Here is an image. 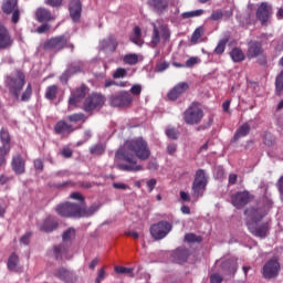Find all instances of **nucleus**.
Instances as JSON below:
<instances>
[{
    "label": "nucleus",
    "mask_w": 283,
    "mask_h": 283,
    "mask_svg": "<svg viewBox=\"0 0 283 283\" xmlns=\"http://www.w3.org/2000/svg\"><path fill=\"white\" fill-rule=\"evenodd\" d=\"M151 150L149 144L143 137H135L126 142L125 148H119L115 153V163H117L120 171H140L143 166L137 164V160H149Z\"/></svg>",
    "instance_id": "f257e3e1"
},
{
    "label": "nucleus",
    "mask_w": 283,
    "mask_h": 283,
    "mask_svg": "<svg viewBox=\"0 0 283 283\" xmlns=\"http://www.w3.org/2000/svg\"><path fill=\"white\" fill-rule=\"evenodd\" d=\"M244 214L247 216V227L255 238H266L269 233V222H265L261 226L258 224L264 216H266L265 208H250L247 209Z\"/></svg>",
    "instance_id": "f03ea898"
},
{
    "label": "nucleus",
    "mask_w": 283,
    "mask_h": 283,
    "mask_svg": "<svg viewBox=\"0 0 283 283\" xmlns=\"http://www.w3.org/2000/svg\"><path fill=\"white\" fill-rule=\"evenodd\" d=\"M56 213L62 218H90V216H94V209L66 202L56 207Z\"/></svg>",
    "instance_id": "7ed1b4c3"
},
{
    "label": "nucleus",
    "mask_w": 283,
    "mask_h": 283,
    "mask_svg": "<svg viewBox=\"0 0 283 283\" xmlns=\"http://www.w3.org/2000/svg\"><path fill=\"white\" fill-rule=\"evenodd\" d=\"M42 49L45 52H53L54 54H57V52H61L65 49L74 52V43L71 42L70 35L62 34L52 36L51 39L44 41V43L42 44Z\"/></svg>",
    "instance_id": "20e7f679"
},
{
    "label": "nucleus",
    "mask_w": 283,
    "mask_h": 283,
    "mask_svg": "<svg viewBox=\"0 0 283 283\" xmlns=\"http://www.w3.org/2000/svg\"><path fill=\"white\" fill-rule=\"evenodd\" d=\"M182 118L186 125H200L205 118V111L200 107V103L192 102L182 113Z\"/></svg>",
    "instance_id": "39448f33"
},
{
    "label": "nucleus",
    "mask_w": 283,
    "mask_h": 283,
    "mask_svg": "<svg viewBox=\"0 0 283 283\" xmlns=\"http://www.w3.org/2000/svg\"><path fill=\"white\" fill-rule=\"evenodd\" d=\"M25 85V74L21 71H17L15 75H11L7 77V86L9 88V93L14 96V98L19 99L21 96V92Z\"/></svg>",
    "instance_id": "423d86ee"
},
{
    "label": "nucleus",
    "mask_w": 283,
    "mask_h": 283,
    "mask_svg": "<svg viewBox=\"0 0 283 283\" xmlns=\"http://www.w3.org/2000/svg\"><path fill=\"white\" fill-rule=\"evenodd\" d=\"M160 39L164 45L171 41V30H169V25L161 24L158 28L156 24H153V36L150 41L153 48H158Z\"/></svg>",
    "instance_id": "0eeeda50"
},
{
    "label": "nucleus",
    "mask_w": 283,
    "mask_h": 283,
    "mask_svg": "<svg viewBox=\"0 0 283 283\" xmlns=\"http://www.w3.org/2000/svg\"><path fill=\"white\" fill-rule=\"evenodd\" d=\"M1 10L3 14H11V23L14 25L21 21V9H19V0H3Z\"/></svg>",
    "instance_id": "6e6552de"
},
{
    "label": "nucleus",
    "mask_w": 283,
    "mask_h": 283,
    "mask_svg": "<svg viewBox=\"0 0 283 283\" xmlns=\"http://www.w3.org/2000/svg\"><path fill=\"white\" fill-rule=\"evenodd\" d=\"M108 101L112 107H129L134 99L132 98V94H129V92L122 91L109 95Z\"/></svg>",
    "instance_id": "1a4fd4ad"
},
{
    "label": "nucleus",
    "mask_w": 283,
    "mask_h": 283,
    "mask_svg": "<svg viewBox=\"0 0 283 283\" xmlns=\"http://www.w3.org/2000/svg\"><path fill=\"white\" fill-rule=\"evenodd\" d=\"M172 226L168 221H160L150 227V234L155 240H163L171 232Z\"/></svg>",
    "instance_id": "9d476101"
},
{
    "label": "nucleus",
    "mask_w": 283,
    "mask_h": 283,
    "mask_svg": "<svg viewBox=\"0 0 283 283\" xmlns=\"http://www.w3.org/2000/svg\"><path fill=\"white\" fill-rule=\"evenodd\" d=\"M103 105H105V96L93 93L85 98L83 109L84 112L90 113L94 112L97 107H103Z\"/></svg>",
    "instance_id": "9b49d317"
},
{
    "label": "nucleus",
    "mask_w": 283,
    "mask_h": 283,
    "mask_svg": "<svg viewBox=\"0 0 283 283\" xmlns=\"http://www.w3.org/2000/svg\"><path fill=\"white\" fill-rule=\"evenodd\" d=\"M273 17V7L269 2H261L256 9V19L261 25H269V20Z\"/></svg>",
    "instance_id": "f8f14e48"
},
{
    "label": "nucleus",
    "mask_w": 283,
    "mask_h": 283,
    "mask_svg": "<svg viewBox=\"0 0 283 283\" xmlns=\"http://www.w3.org/2000/svg\"><path fill=\"white\" fill-rule=\"evenodd\" d=\"M280 261L277 258H273L269 260L264 265H263V277L266 280H271L273 277H277L280 275Z\"/></svg>",
    "instance_id": "ddd939ff"
},
{
    "label": "nucleus",
    "mask_w": 283,
    "mask_h": 283,
    "mask_svg": "<svg viewBox=\"0 0 283 283\" xmlns=\"http://www.w3.org/2000/svg\"><path fill=\"white\" fill-rule=\"evenodd\" d=\"M14 43L8 27L0 22V50H10Z\"/></svg>",
    "instance_id": "4468645a"
},
{
    "label": "nucleus",
    "mask_w": 283,
    "mask_h": 283,
    "mask_svg": "<svg viewBox=\"0 0 283 283\" xmlns=\"http://www.w3.org/2000/svg\"><path fill=\"white\" fill-rule=\"evenodd\" d=\"M54 277H57V280H61V282L65 283H74L77 280L76 273L66 268H60L55 270Z\"/></svg>",
    "instance_id": "2eb2a0df"
},
{
    "label": "nucleus",
    "mask_w": 283,
    "mask_h": 283,
    "mask_svg": "<svg viewBox=\"0 0 283 283\" xmlns=\"http://www.w3.org/2000/svg\"><path fill=\"white\" fill-rule=\"evenodd\" d=\"M88 88L85 84H82L81 86L76 87L74 91H72L71 96L69 98V105H78L85 96H87Z\"/></svg>",
    "instance_id": "dca6fc26"
},
{
    "label": "nucleus",
    "mask_w": 283,
    "mask_h": 283,
    "mask_svg": "<svg viewBox=\"0 0 283 283\" xmlns=\"http://www.w3.org/2000/svg\"><path fill=\"white\" fill-rule=\"evenodd\" d=\"M189 90L187 82H181L175 85L167 94L169 101H178Z\"/></svg>",
    "instance_id": "f3484780"
},
{
    "label": "nucleus",
    "mask_w": 283,
    "mask_h": 283,
    "mask_svg": "<svg viewBox=\"0 0 283 283\" xmlns=\"http://www.w3.org/2000/svg\"><path fill=\"white\" fill-rule=\"evenodd\" d=\"M69 11L74 23L81 21V14L83 12V4L81 3V0H71Z\"/></svg>",
    "instance_id": "a211bd4d"
},
{
    "label": "nucleus",
    "mask_w": 283,
    "mask_h": 283,
    "mask_svg": "<svg viewBox=\"0 0 283 283\" xmlns=\"http://www.w3.org/2000/svg\"><path fill=\"white\" fill-rule=\"evenodd\" d=\"M264 49L262 48V42L259 41H250L248 43V59H258V56H262Z\"/></svg>",
    "instance_id": "6ab92c4d"
},
{
    "label": "nucleus",
    "mask_w": 283,
    "mask_h": 283,
    "mask_svg": "<svg viewBox=\"0 0 283 283\" xmlns=\"http://www.w3.org/2000/svg\"><path fill=\"white\" fill-rule=\"evenodd\" d=\"M249 200H251V195L248 191L237 192L232 196V205L237 209H242V207L249 205Z\"/></svg>",
    "instance_id": "aec40b11"
},
{
    "label": "nucleus",
    "mask_w": 283,
    "mask_h": 283,
    "mask_svg": "<svg viewBox=\"0 0 283 283\" xmlns=\"http://www.w3.org/2000/svg\"><path fill=\"white\" fill-rule=\"evenodd\" d=\"M11 167L17 174V176H21L25 174V159L21 155H15L12 157Z\"/></svg>",
    "instance_id": "412c9836"
},
{
    "label": "nucleus",
    "mask_w": 283,
    "mask_h": 283,
    "mask_svg": "<svg viewBox=\"0 0 283 283\" xmlns=\"http://www.w3.org/2000/svg\"><path fill=\"white\" fill-rule=\"evenodd\" d=\"M207 187V179L196 178L192 184V196L193 198H202L205 189Z\"/></svg>",
    "instance_id": "4be33fe9"
},
{
    "label": "nucleus",
    "mask_w": 283,
    "mask_h": 283,
    "mask_svg": "<svg viewBox=\"0 0 283 283\" xmlns=\"http://www.w3.org/2000/svg\"><path fill=\"white\" fill-rule=\"evenodd\" d=\"M53 255L55 260H70L72 255H70V250L64 244L55 245L53 248Z\"/></svg>",
    "instance_id": "5701e85b"
},
{
    "label": "nucleus",
    "mask_w": 283,
    "mask_h": 283,
    "mask_svg": "<svg viewBox=\"0 0 283 283\" xmlns=\"http://www.w3.org/2000/svg\"><path fill=\"white\" fill-rule=\"evenodd\" d=\"M148 4L153 8L157 14H163L167 8H169V0H149Z\"/></svg>",
    "instance_id": "b1692460"
},
{
    "label": "nucleus",
    "mask_w": 283,
    "mask_h": 283,
    "mask_svg": "<svg viewBox=\"0 0 283 283\" xmlns=\"http://www.w3.org/2000/svg\"><path fill=\"white\" fill-rule=\"evenodd\" d=\"M116 48H118V41L114 36H108L101 42V49L104 52H116Z\"/></svg>",
    "instance_id": "393cba45"
},
{
    "label": "nucleus",
    "mask_w": 283,
    "mask_h": 283,
    "mask_svg": "<svg viewBox=\"0 0 283 283\" xmlns=\"http://www.w3.org/2000/svg\"><path fill=\"white\" fill-rule=\"evenodd\" d=\"M35 19L39 21V23H44V21H54V15H52V12L45 8H39L35 11Z\"/></svg>",
    "instance_id": "a878e982"
},
{
    "label": "nucleus",
    "mask_w": 283,
    "mask_h": 283,
    "mask_svg": "<svg viewBox=\"0 0 283 283\" xmlns=\"http://www.w3.org/2000/svg\"><path fill=\"white\" fill-rule=\"evenodd\" d=\"M172 258L177 264H185V262H187V258H189V250L179 248L172 253Z\"/></svg>",
    "instance_id": "bb28decb"
},
{
    "label": "nucleus",
    "mask_w": 283,
    "mask_h": 283,
    "mask_svg": "<svg viewBox=\"0 0 283 283\" xmlns=\"http://www.w3.org/2000/svg\"><path fill=\"white\" fill-rule=\"evenodd\" d=\"M54 132L55 134H72L74 129L65 120H60L55 124Z\"/></svg>",
    "instance_id": "cd10ccee"
},
{
    "label": "nucleus",
    "mask_w": 283,
    "mask_h": 283,
    "mask_svg": "<svg viewBox=\"0 0 283 283\" xmlns=\"http://www.w3.org/2000/svg\"><path fill=\"white\" fill-rule=\"evenodd\" d=\"M221 269L227 271L229 275H235V271H238V263L233 260L223 261L221 264Z\"/></svg>",
    "instance_id": "c85d7f7f"
},
{
    "label": "nucleus",
    "mask_w": 283,
    "mask_h": 283,
    "mask_svg": "<svg viewBox=\"0 0 283 283\" xmlns=\"http://www.w3.org/2000/svg\"><path fill=\"white\" fill-rule=\"evenodd\" d=\"M249 134H251V126L245 123L237 129L233 138L234 140H240V138H244V136H249Z\"/></svg>",
    "instance_id": "c756f323"
},
{
    "label": "nucleus",
    "mask_w": 283,
    "mask_h": 283,
    "mask_svg": "<svg viewBox=\"0 0 283 283\" xmlns=\"http://www.w3.org/2000/svg\"><path fill=\"white\" fill-rule=\"evenodd\" d=\"M8 269L14 273H19V271H21V266H19V256L17 254L13 253L9 256Z\"/></svg>",
    "instance_id": "7c9ffc66"
},
{
    "label": "nucleus",
    "mask_w": 283,
    "mask_h": 283,
    "mask_svg": "<svg viewBox=\"0 0 283 283\" xmlns=\"http://www.w3.org/2000/svg\"><path fill=\"white\" fill-rule=\"evenodd\" d=\"M129 40L132 43H135V45H143V30H140V27L134 28V32L129 36Z\"/></svg>",
    "instance_id": "2f4dec72"
},
{
    "label": "nucleus",
    "mask_w": 283,
    "mask_h": 283,
    "mask_svg": "<svg viewBox=\"0 0 283 283\" xmlns=\"http://www.w3.org/2000/svg\"><path fill=\"white\" fill-rule=\"evenodd\" d=\"M230 59H232L233 63H242L245 59L244 52L240 48H233L230 51Z\"/></svg>",
    "instance_id": "473e14b6"
},
{
    "label": "nucleus",
    "mask_w": 283,
    "mask_h": 283,
    "mask_svg": "<svg viewBox=\"0 0 283 283\" xmlns=\"http://www.w3.org/2000/svg\"><path fill=\"white\" fill-rule=\"evenodd\" d=\"M59 223L52 218H48L42 226H40L41 231H45L50 233V231H54Z\"/></svg>",
    "instance_id": "72a5a7b5"
},
{
    "label": "nucleus",
    "mask_w": 283,
    "mask_h": 283,
    "mask_svg": "<svg viewBox=\"0 0 283 283\" xmlns=\"http://www.w3.org/2000/svg\"><path fill=\"white\" fill-rule=\"evenodd\" d=\"M56 94H59V86L56 84L50 85L45 91L46 101H54L56 98Z\"/></svg>",
    "instance_id": "f704fd0d"
},
{
    "label": "nucleus",
    "mask_w": 283,
    "mask_h": 283,
    "mask_svg": "<svg viewBox=\"0 0 283 283\" xmlns=\"http://www.w3.org/2000/svg\"><path fill=\"white\" fill-rule=\"evenodd\" d=\"M83 72V67H81L80 65H71L63 74H62V78H65L67 81V78H70V76H73V74H78Z\"/></svg>",
    "instance_id": "c9c22d12"
},
{
    "label": "nucleus",
    "mask_w": 283,
    "mask_h": 283,
    "mask_svg": "<svg viewBox=\"0 0 283 283\" xmlns=\"http://www.w3.org/2000/svg\"><path fill=\"white\" fill-rule=\"evenodd\" d=\"M74 238H76V230H74V228L67 229L62 235L64 244L70 243L71 241L74 240Z\"/></svg>",
    "instance_id": "e433bc0d"
},
{
    "label": "nucleus",
    "mask_w": 283,
    "mask_h": 283,
    "mask_svg": "<svg viewBox=\"0 0 283 283\" xmlns=\"http://www.w3.org/2000/svg\"><path fill=\"white\" fill-rule=\"evenodd\" d=\"M227 43H229V38L221 39L213 51L214 54H224V50H227Z\"/></svg>",
    "instance_id": "4c0bfd02"
},
{
    "label": "nucleus",
    "mask_w": 283,
    "mask_h": 283,
    "mask_svg": "<svg viewBox=\"0 0 283 283\" xmlns=\"http://www.w3.org/2000/svg\"><path fill=\"white\" fill-rule=\"evenodd\" d=\"M92 156H103L105 154V146L103 144H96L90 148Z\"/></svg>",
    "instance_id": "58836bf2"
},
{
    "label": "nucleus",
    "mask_w": 283,
    "mask_h": 283,
    "mask_svg": "<svg viewBox=\"0 0 283 283\" xmlns=\"http://www.w3.org/2000/svg\"><path fill=\"white\" fill-rule=\"evenodd\" d=\"M67 120H70V123H85V120H87V117H85V114L83 113H75L70 115L67 117Z\"/></svg>",
    "instance_id": "ea45409f"
},
{
    "label": "nucleus",
    "mask_w": 283,
    "mask_h": 283,
    "mask_svg": "<svg viewBox=\"0 0 283 283\" xmlns=\"http://www.w3.org/2000/svg\"><path fill=\"white\" fill-rule=\"evenodd\" d=\"M275 135L269 133V132H265L263 134V144L266 145V147H273V145H275Z\"/></svg>",
    "instance_id": "a19ab883"
},
{
    "label": "nucleus",
    "mask_w": 283,
    "mask_h": 283,
    "mask_svg": "<svg viewBox=\"0 0 283 283\" xmlns=\"http://www.w3.org/2000/svg\"><path fill=\"white\" fill-rule=\"evenodd\" d=\"M123 61L124 63H126V65H136V63H138V54L136 53L126 54Z\"/></svg>",
    "instance_id": "79ce46f5"
},
{
    "label": "nucleus",
    "mask_w": 283,
    "mask_h": 283,
    "mask_svg": "<svg viewBox=\"0 0 283 283\" xmlns=\"http://www.w3.org/2000/svg\"><path fill=\"white\" fill-rule=\"evenodd\" d=\"M0 140L2 143V147H10V133L2 128L0 130Z\"/></svg>",
    "instance_id": "37998d69"
},
{
    "label": "nucleus",
    "mask_w": 283,
    "mask_h": 283,
    "mask_svg": "<svg viewBox=\"0 0 283 283\" xmlns=\"http://www.w3.org/2000/svg\"><path fill=\"white\" fill-rule=\"evenodd\" d=\"M115 273H119L122 275H128L129 277H134V269H132V268L115 266Z\"/></svg>",
    "instance_id": "c03bdc74"
},
{
    "label": "nucleus",
    "mask_w": 283,
    "mask_h": 283,
    "mask_svg": "<svg viewBox=\"0 0 283 283\" xmlns=\"http://www.w3.org/2000/svg\"><path fill=\"white\" fill-rule=\"evenodd\" d=\"M202 14H205V10L198 9L195 11L184 12L181 17L182 19H193V17H202Z\"/></svg>",
    "instance_id": "a18cd8bd"
},
{
    "label": "nucleus",
    "mask_w": 283,
    "mask_h": 283,
    "mask_svg": "<svg viewBox=\"0 0 283 283\" xmlns=\"http://www.w3.org/2000/svg\"><path fill=\"white\" fill-rule=\"evenodd\" d=\"M275 90H276L277 96H280L283 92V70L281 71V73L276 77Z\"/></svg>",
    "instance_id": "49530a36"
},
{
    "label": "nucleus",
    "mask_w": 283,
    "mask_h": 283,
    "mask_svg": "<svg viewBox=\"0 0 283 283\" xmlns=\"http://www.w3.org/2000/svg\"><path fill=\"white\" fill-rule=\"evenodd\" d=\"M166 136L168 138H171L172 140H178V136H180V133L176 128L168 126L166 128Z\"/></svg>",
    "instance_id": "de8ad7c7"
},
{
    "label": "nucleus",
    "mask_w": 283,
    "mask_h": 283,
    "mask_svg": "<svg viewBox=\"0 0 283 283\" xmlns=\"http://www.w3.org/2000/svg\"><path fill=\"white\" fill-rule=\"evenodd\" d=\"M8 154H10V147H0V167H3V165H6V156H8Z\"/></svg>",
    "instance_id": "09e8293b"
},
{
    "label": "nucleus",
    "mask_w": 283,
    "mask_h": 283,
    "mask_svg": "<svg viewBox=\"0 0 283 283\" xmlns=\"http://www.w3.org/2000/svg\"><path fill=\"white\" fill-rule=\"evenodd\" d=\"M32 98V84H28L25 91L22 93L21 101L27 103Z\"/></svg>",
    "instance_id": "8fccbe9b"
},
{
    "label": "nucleus",
    "mask_w": 283,
    "mask_h": 283,
    "mask_svg": "<svg viewBox=\"0 0 283 283\" xmlns=\"http://www.w3.org/2000/svg\"><path fill=\"white\" fill-rule=\"evenodd\" d=\"M60 156H62V158H72V156H74V150L65 146L60 150Z\"/></svg>",
    "instance_id": "3c124183"
},
{
    "label": "nucleus",
    "mask_w": 283,
    "mask_h": 283,
    "mask_svg": "<svg viewBox=\"0 0 283 283\" xmlns=\"http://www.w3.org/2000/svg\"><path fill=\"white\" fill-rule=\"evenodd\" d=\"M127 76V70L123 67H118L114 73H113V78H125Z\"/></svg>",
    "instance_id": "603ef678"
},
{
    "label": "nucleus",
    "mask_w": 283,
    "mask_h": 283,
    "mask_svg": "<svg viewBox=\"0 0 283 283\" xmlns=\"http://www.w3.org/2000/svg\"><path fill=\"white\" fill-rule=\"evenodd\" d=\"M186 242H202V238L193 234V233H188L185 235Z\"/></svg>",
    "instance_id": "864d4df0"
},
{
    "label": "nucleus",
    "mask_w": 283,
    "mask_h": 283,
    "mask_svg": "<svg viewBox=\"0 0 283 283\" xmlns=\"http://www.w3.org/2000/svg\"><path fill=\"white\" fill-rule=\"evenodd\" d=\"M142 92L143 86L140 84H135L130 88V94H133L134 96H140Z\"/></svg>",
    "instance_id": "5fc2aeb1"
},
{
    "label": "nucleus",
    "mask_w": 283,
    "mask_h": 283,
    "mask_svg": "<svg viewBox=\"0 0 283 283\" xmlns=\"http://www.w3.org/2000/svg\"><path fill=\"white\" fill-rule=\"evenodd\" d=\"M222 17H224V13L221 10L214 11L212 12V14L210 15L211 21H220V19H222Z\"/></svg>",
    "instance_id": "6e6d98bb"
},
{
    "label": "nucleus",
    "mask_w": 283,
    "mask_h": 283,
    "mask_svg": "<svg viewBox=\"0 0 283 283\" xmlns=\"http://www.w3.org/2000/svg\"><path fill=\"white\" fill-rule=\"evenodd\" d=\"M156 72H165V70H169V62H160L156 65Z\"/></svg>",
    "instance_id": "4d7b16f0"
},
{
    "label": "nucleus",
    "mask_w": 283,
    "mask_h": 283,
    "mask_svg": "<svg viewBox=\"0 0 283 283\" xmlns=\"http://www.w3.org/2000/svg\"><path fill=\"white\" fill-rule=\"evenodd\" d=\"M105 276H106L105 269L98 270L95 283H102L105 280Z\"/></svg>",
    "instance_id": "13d9d810"
},
{
    "label": "nucleus",
    "mask_w": 283,
    "mask_h": 283,
    "mask_svg": "<svg viewBox=\"0 0 283 283\" xmlns=\"http://www.w3.org/2000/svg\"><path fill=\"white\" fill-rule=\"evenodd\" d=\"M176 151H178V145L170 144L167 146V154H169V156H174V154H176Z\"/></svg>",
    "instance_id": "bf43d9fd"
},
{
    "label": "nucleus",
    "mask_w": 283,
    "mask_h": 283,
    "mask_svg": "<svg viewBox=\"0 0 283 283\" xmlns=\"http://www.w3.org/2000/svg\"><path fill=\"white\" fill-rule=\"evenodd\" d=\"M200 36H202V28H198L195 30V32L192 33V36H191V41H198V39H200Z\"/></svg>",
    "instance_id": "052dcab7"
},
{
    "label": "nucleus",
    "mask_w": 283,
    "mask_h": 283,
    "mask_svg": "<svg viewBox=\"0 0 283 283\" xmlns=\"http://www.w3.org/2000/svg\"><path fill=\"white\" fill-rule=\"evenodd\" d=\"M211 283H222V276L218 273H214L210 276Z\"/></svg>",
    "instance_id": "680f3d73"
},
{
    "label": "nucleus",
    "mask_w": 283,
    "mask_h": 283,
    "mask_svg": "<svg viewBox=\"0 0 283 283\" xmlns=\"http://www.w3.org/2000/svg\"><path fill=\"white\" fill-rule=\"evenodd\" d=\"M186 67H193V65H198V57H190L186 61Z\"/></svg>",
    "instance_id": "e2e57ef3"
},
{
    "label": "nucleus",
    "mask_w": 283,
    "mask_h": 283,
    "mask_svg": "<svg viewBox=\"0 0 283 283\" xmlns=\"http://www.w3.org/2000/svg\"><path fill=\"white\" fill-rule=\"evenodd\" d=\"M33 165H34V169H36L38 171H43V160L35 159L33 161Z\"/></svg>",
    "instance_id": "0e129e2a"
},
{
    "label": "nucleus",
    "mask_w": 283,
    "mask_h": 283,
    "mask_svg": "<svg viewBox=\"0 0 283 283\" xmlns=\"http://www.w3.org/2000/svg\"><path fill=\"white\" fill-rule=\"evenodd\" d=\"M50 30V24H42L38 27L36 32L38 34H44V32H48Z\"/></svg>",
    "instance_id": "69168bd1"
},
{
    "label": "nucleus",
    "mask_w": 283,
    "mask_h": 283,
    "mask_svg": "<svg viewBox=\"0 0 283 283\" xmlns=\"http://www.w3.org/2000/svg\"><path fill=\"white\" fill-rule=\"evenodd\" d=\"M31 235H32V233H30V232L25 233V234L21 238V240H20L21 244H30V238H31Z\"/></svg>",
    "instance_id": "338daca9"
},
{
    "label": "nucleus",
    "mask_w": 283,
    "mask_h": 283,
    "mask_svg": "<svg viewBox=\"0 0 283 283\" xmlns=\"http://www.w3.org/2000/svg\"><path fill=\"white\" fill-rule=\"evenodd\" d=\"M279 190L281 193V200L283 201V178L279 179Z\"/></svg>",
    "instance_id": "774afa93"
}]
</instances>
